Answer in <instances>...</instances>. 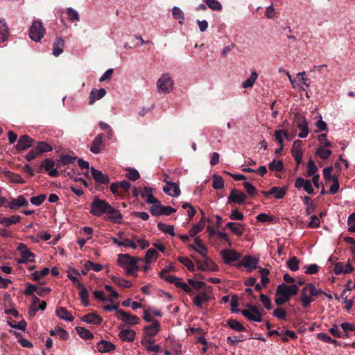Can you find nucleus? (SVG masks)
<instances>
[{
    "label": "nucleus",
    "mask_w": 355,
    "mask_h": 355,
    "mask_svg": "<svg viewBox=\"0 0 355 355\" xmlns=\"http://www.w3.org/2000/svg\"><path fill=\"white\" fill-rule=\"evenodd\" d=\"M299 290L296 284L286 285L284 283L279 284L275 291V302L277 305H282L289 300L292 295H295Z\"/></svg>",
    "instance_id": "f257e3e1"
},
{
    "label": "nucleus",
    "mask_w": 355,
    "mask_h": 355,
    "mask_svg": "<svg viewBox=\"0 0 355 355\" xmlns=\"http://www.w3.org/2000/svg\"><path fill=\"white\" fill-rule=\"evenodd\" d=\"M322 293H324L323 291L320 288H317L313 284H306L300 291L302 306L304 308L309 307L311 303L314 301V297Z\"/></svg>",
    "instance_id": "f03ea898"
},
{
    "label": "nucleus",
    "mask_w": 355,
    "mask_h": 355,
    "mask_svg": "<svg viewBox=\"0 0 355 355\" xmlns=\"http://www.w3.org/2000/svg\"><path fill=\"white\" fill-rule=\"evenodd\" d=\"M137 259L132 257L128 254H120L118 256V264L125 269L128 275L137 276L139 269L137 265Z\"/></svg>",
    "instance_id": "7ed1b4c3"
},
{
    "label": "nucleus",
    "mask_w": 355,
    "mask_h": 355,
    "mask_svg": "<svg viewBox=\"0 0 355 355\" xmlns=\"http://www.w3.org/2000/svg\"><path fill=\"white\" fill-rule=\"evenodd\" d=\"M90 214L94 216H101L108 211L110 208V205L106 201L99 199L98 197H94L90 204Z\"/></svg>",
    "instance_id": "20e7f679"
},
{
    "label": "nucleus",
    "mask_w": 355,
    "mask_h": 355,
    "mask_svg": "<svg viewBox=\"0 0 355 355\" xmlns=\"http://www.w3.org/2000/svg\"><path fill=\"white\" fill-rule=\"evenodd\" d=\"M45 29L42 22L40 20H35L29 28V37L35 42H40L44 37Z\"/></svg>",
    "instance_id": "39448f33"
},
{
    "label": "nucleus",
    "mask_w": 355,
    "mask_h": 355,
    "mask_svg": "<svg viewBox=\"0 0 355 355\" xmlns=\"http://www.w3.org/2000/svg\"><path fill=\"white\" fill-rule=\"evenodd\" d=\"M246 309L241 311V313L250 321L260 322L262 321V313L259 309L254 305L247 304Z\"/></svg>",
    "instance_id": "423d86ee"
},
{
    "label": "nucleus",
    "mask_w": 355,
    "mask_h": 355,
    "mask_svg": "<svg viewBox=\"0 0 355 355\" xmlns=\"http://www.w3.org/2000/svg\"><path fill=\"white\" fill-rule=\"evenodd\" d=\"M167 272H168L167 269H166V268L163 269L159 273L160 277L162 279L168 281V282L173 283L177 287L181 288L182 290H184L187 293L191 292V288L189 286L188 284L183 282L182 281V279L177 277L175 276L169 275H166V273Z\"/></svg>",
    "instance_id": "0eeeda50"
},
{
    "label": "nucleus",
    "mask_w": 355,
    "mask_h": 355,
    "mask_svg": "<svg viewBox=\"0 0 355 355\" xmlns=\"http://www.w3.org/2000/svg\"><path fill=\"white\" fill-rule=\"evenodd\" d=\"M173 80L168 74L161 76L157 82V87L159 93L168 94L173 89Z\"/></svg>",
    "instance_id": "6e6552de"
},
{
    "label": "nucleus",
    "mask_w": 355,
    "mask_h": 355,
    "mask_svg": "<svg viewBox=\"0 0 355 355\" xmlns=\"http://www.w3.org/2000/svg\"><path fill=\"white\" fill-rule=\"evenodd\" d=\"M150 211L153 216H169L176 211L175 209L170 206L162 205L159 200L151 206Z\"/></svg>",
    "instance_id": "1a4fd4ad"
},
{
    "label": "nucleus",
    "mask_w": 355,
    "mask_h": 355,
    "mask_svg": "<svg viewBox=\"0 0 355 355\" xmlns=\"http://www.w3.org/2000/svg\"><path fill=\"white\" fill-rule=\"evenodd\" d=\"M295 123L297 128L300 130L298 137L302 139L306 138L309 133L306 119L300 114H297L295 116Z\"/></svg>",
    "instance_id": "9d476101"
},
{
    "label": "nucleus",
    "mask_w": 355,
    "mask_h": 355,
    "mask_svg": "<svg viewBox=\"0 0 355 355\" xmlns=\"http://www.w3.org/2000/svg\"><path fill=\"white\" fill-rule=\"evenodd\" d=\"M116 317L123 322L129 325H135L139 323V318L135 315L124 311L123 310H117Z\"/></svg>",
    "instance_id": "9b49d317"
},
{
    "label": "nucleus",
    "mask_w": 355,
    "mask_h": 355,
    "mask_svg": "<svg viewBox=\"0 0 355 355\" xmlns=\"http://www.w3.org/2000/svg\"><path fill=\"white\" fill-rule=\"evenodd\" d=\"M191 257L196 260L197 268L199 270L204 271H216L217 270V266L206 255L203 261L196 260L194 256H191Z\"/></svg>",
    "instance_id": "f8f14e48"
},
{
    "label": "nucleus",
    "mask_w": 355,
    "mask_h": 355,
    "mask_svg": "<svg viewBox=\"0 0 355 355\" xmlns=\"http://www.w3.org/2000/svg\"><path fill=\"white\" fill-rule=\"evenodd\" d=\"M220 254L226 264H231L241 257V254L234 250H223Z\"/></svg>",
    "instance_id": "ddd939ff"
},
{
    "label": "nucleus",
    "mask_w": 355,
    "mask_h": 355,
    "mask_svg": "<svg viewBox=\"0 0 355 355\" xmlns=\"http://www.w3.org/2000/svg\"><path fill=\"white\" fill-rule=\"evenodd\" d=\"M166 186L163 187V191L171 197H178L180 195V189L178 184L164 180Z\"/></svg>",
    "instance_id": "4468645a"
},
{
    "label": "nucleus",
    "mask_w": 355,
    "mask_h": 355,
    "mask_svg": "<svg viewBox=\"0 0 355 355\" xmlns=\"http://www.w3.org/2000/svg\"><path fill=\"white\" fill-rule=\"evenodd\" d=\"M259 259L252 256H245L241 262L238 265L239 266H243L249 272H252L253 270L257 268Z\"/></svg>",
    "instance_id": "2eb2a0df"
},
{
    "label": "nucleus",
    "mask_w": 355,
    "mask_h": 355,
    "mask_svg": "<svg viewBox=\"0 0 355 355\" xmlns=\"http://www.w3.org/2000/svg\"><path fill=\"white\" fill-rule=\"evenodd\" d=\"M302 144V142L300 140L295 141L293 144V147L291 149L292 156L294 157L297 164L302 162L303 157Z\"/></svg>",
    "instance_id": "dca6fc26"
},
{
    "label": "nucleus",
    "mask_w": 355,
    "mask_h": 355,
    "mask_svg": "<svg viewBox=\"0 0 355 355\" xmlns=\"http://www.w3.org/2000/svg\"><path fill=\"white\" fill-rule=\"evenodd\" d=\"M295 187L297 189L303 188L308 194H312L314 191L311 181L309 180H304L302 177L296 178Z\"/></svg>",
    "instance_id": "f3484780"
},
{
    "label": "nucleus",
    "mask_w": 355,
    "mask_h": 355,
    "mask_svg": "<svg viewBox=\"0 0 355 355\" xmlns=\"http://www.w3.org/2000/svg\"><path fill=\"white\" fill-rule=\"evenodd\" d=\"M42 167H43L47 172L48 174L51 177H58L59 175V173L55 168V163L54 161L49 159H45L41 164Z\"/></svg>",
    "instance_id": "a211bd4d"
},
{
    "label": "nucleus",
    "mask_w": 355,
    "mask_h": 355,
    "mask_svg": "<svg viewBox=\"0 0 355 355\" xmlns=\"http://www.w3.org/2000/svg\"><path fill=\"white\" fill-rule=\"evenodd\" d=\"M189 248L203 257H205L207 252V248L203 245L202 241L199 237H196L193 243L189 245Z\"/></svg>",
    "instance_id": "6ab92c4d"
},
{
    "label": "nucleus",
    "mask_w": 355,
    "mask_h": 355,
    "mask_svg": "<svg viewBox=\"0 0 355 355\" xmlns=\"http://www.w3.org/2000/svg\"><path fill=\"white\" fill-rule=\"evenodd\" d=\"M90 171L93 178L96 182L103 184L109 183L110 178L107 175L103 173L101 171H98L94 167H91Z\"/></svg>",
    "instance_id": "aec40b11"
},
{
    "label": "nucleus",
    "mask_w": 355,
    "mask_h": 355,
    "mask_svg": "<svg viewBox=\"0 0 355 355\" xmlns=\"http://www.w3.org/2000/svg\"><path fill=\"white\" fill-rule=\"evenodd\" d=\"M246 198V195L240 192L236 189H232L228 197V202H234L236 204H242Z\"/></svg>",
    "instance_id": "412c9836"
},
{
    "label": "nucleus",
    "mask_w": 355,
    "mask_h": 355,
    "mask_svg": "<svg viewBox=\"0 0 355 355\" xmlns=\"http://www.w3.org/2000/svg\"><path fill=\"white\" fill-rule=\"evenodd\" d=\"M34 140L26 135L21 136L16 145L17 150H24L31 147L33 144Z\"/></svg>",
    "instance_id": "4be33fe9"
},
{
    "label": "nucleus",
    "mask_w": 355,
    "mask_h": 355,
    "mask_svg": "<svg viewBox=\"0 0 355 355\" xmlns=\"http://www.w3.org/2000/svg\"><path fill=\"white\" fill-rule=\"evenodd\" d=\"M144 331L147 336L153 338L160 331V324L157 320H153L150 324L144 328Z\"/></svg>",
    "instance_id": "5701e85b"
},
{
    "label": "nucleus",
    "mask_w": 355,
    "mask_h": 355,
    "mask_svg": "<svg viewBox=\"0 0 355 355\" xmlns=\"http://www.w3.org/2000/svg\"><path fill=\"white\" fill-rule=\"evenodd\" d=\"M140 196L142 198L146 200V202L153 205L157 202V200L153 194V189L151 187H144L140 192Z\"/></svg>",
    "instance_id": "b1692460"
},
{
    "label": "nucleus",
    "mask_w": 355,
    "mask_h": 355,
    "mask_svg": "<svg viewBox=\"0 0 355 355\" xmlns=\"http://www.w3.org/2000/svg\"><path fill=\"white\" fill-rule=\"evenodd\" d=\"M106 90L103 88L99 89H93L89 94V104L93 105L96 100L103 98L106 94Z\"/></svg>",
    "instance_id": "393cba45"
},
{
    "label": "nucleus",
    "mask_w": 355,
    "mask_h": 355,
    "mask_svg": "<svg viewBox=\"0 0 355 355\" xmlns=\"http://www.w3.org/2000/svg\"><path fill=\"white\" fill-rule=\"evenodd\" d=\"M353 270V267L347 263L344 264L342 262H338L335 264L334 272L336 275L347 274Z\"/></svg>",
    "instance_id": "a878e982"
},
{
    "label": "nucleus",
    "mask_w": 355,
    "mask_h": 355,
    "mask_svg": "<svg viewBox=\"0 0 355 355\" xmlns=\"http://www.w3.org/2000/svg\"><path fill=\"white\" fill-rule=\"evenodd\" d=\"M96 349L101 353H107L113 351L115 346L110 342L101 340L97 343Z\"/></svg>",
    "instance_id": "bb28decb"
},
{
    "label": "nucleus",
    "mask_w": 355,
    "mask_h": 355,
    "mask_svg": "<svg viewBox=\"0 0 355 355\" xmlns=\"http://www.w3.org/2000/svg\"><path fill=\"white\" fill-rule=\"evenodd\" d=\"M55 314L59 318L67 322H72L74 319L71 313L62 306L56 309Z\"/></svg>",
    "instance_id": "cd10ccee"
},
{
    "label": "nucleus",
    "mask_w": 355,
    "mask_h": 355,
    "mask_svg": "<svg viewBox=\"0 0 355 355\" xmlns=\"http://www.w3.org/2000/svg\"><path fill=\"white\" fill-rule=\"evenodd\" d=\"M155 340L153 338H144L141 340V345L146 349L148 352H159L161 350V347L159 345H153Z\"/></svg>",
    "instance_id": "c85d7f7f"
},
{
    "label": "nucleus",
    "mask_w": 355,
    "mask_h": 355,
    "mask_svg": "<svg viewBox=\"0 0 355 355\" xmlns=\"http://www.w3.org/2000/svg\"><path fill=\"white\" fill-rule=\"evenodd\" d=\"M82 321L92 324H100L103 320L102 318L96 313H88L81 318Z\"/></svg>",
    "instance_id": "c756f323"
},
{
    "label": "nucleus",
    "mask_w": 355,
    "mask_h": 355,
    "mask_svg": "<svg viewBox=\"0 0 355 355\" xmlns=\"http://www.w3.org/2000/svg\"><path fill=\"white\" fill-rule=\"evenodd\" d=\"M105 214H107V216L106 218L107 220L113 221L114 223H119L122 218L121 213L111 205L110 208L108 209V211H106Z\"/></svg>",
    "instance_id": "7c9ffc66"
},
{
    "label": "nucleus",
    "mask_w": 355,
    "mask_h": 355,
    "mask_svg": "<svg viewBox=\"0 0 355 355\" xmlns=\"http://www.w3.org/2000/svg\"><path fill=\"white\" fill-rule=\"evenodd\" d=\"M28 205V202L24 197V196H19L16 199L12 200L9 202V207L11 209H15L17 207H26Z\"/></svg>",
    "instance_id": "2f4dec72"
},
{
    "label": "nucleus",
    "mask_w": 355,
    "mask_h": 355,
    "mask_svg": "<svg viewBox=\"0 0 355 355\" xmlns=\"http://www.w3.org/2000/svg\"><path fill=\"white\" fill-rule=\"evenodd\" d=\"M202 217L198 223L194 225L189 232L190 237H194L196 235L200 232L205 227V216L202 211Z\"/></svg>",
    "instance_id": "473e14b6"
},
{
    "label": "nucleus",
    "mask_w": 355,
    "mask_h": 355,
    "mask_svg": "<svg viewBox=\"0 0 355 355\" xmlns=\"http://www.w3.org/2000/svg\"><path fill=\"white\" fill-rule=\"evenodd\" d=\"M119 336L123 341L132 342L135 338L136 332L130 329H123L121 331Z\"/></svg>",
    "instance_id": "72a5a7b5"
},
{
    "label": "nucleus",
    "mask_w": 355,
    "mask_h": 355,
    "mask_svg": "<svg viewBox=\"0 0 355 355\" xmlns=\"http://www.w3.org/2000/svg\"><path fill=\"white\" fill-rule=\"evenodd\" d=\"M103 134H98L93 140L92 146H90V151L94 154H98L101 152V146L103 142Z\"/></svg>",
    "instance_id": "f704fd0d"
},
{
    "label": "nucleus",
    "mask_w": 355,
    "mask_h": 355,
    "mask_svg": "<svg viewBox=\"0 0 355 355\" xmlns=\"http://www.w3.org/2000/svg\"><path fill=\"white\" fill-rule=\"evenodd\" d=\"M210 297L205 292H201L193 298V303L198 308L202 307V304L207 302Z\"/></svg>",
    "instance_id": "c9c22d12"
},
{
    "label": "nucleus",
    "mask_w": 355,
    "mask_h": 355,
    "mask_svg": "<svg viewBox=\"0 0 355 355\" xmlns=\"http://www.w3.org/2000/svg\"><path fill=\"white\" fill-rule=\"evenodd\" d=\"M9 36V29L6 21L0 19V42L6 41Z\"/></svg>",
    "instance_id": "e433bc0d"
},
{
    "label": "nucleus",
    "mask_w": 355,
    "mask_h": 355,
    "mask_svg": "<svg viewBox=\"0 0 355 355\" xmlns=\"http://www.w3.org/2000/svg\"><path fill=\"white\" fill-rule=\"evenodd\" d=\"M226 227L230 228L234 234L239 236L243 234L244 227L239 223L229 222L226 224Z\"/></svg>",
    "instance_id": "4c0bfd02"
},
{
    "label": "nucleus",
    "mask_w": 355,
    "mask_h": 355,
    "mask_svg": "<svg viewBox=\"0 0 355 355\" xmlns=\"http://www.w3.org/2000/svg\"><path fill=\"white\" fill-rule=\"evenodd\" d=\"M158 257V251L154 248H150L146 251L144 260L146 262V263L149 264L152 262L155 261L157 259Z\"/></svg>",
    "instance_id": "58836bf2"
},
{
    "label": "nucleus",
    "mask_w": 355,
    "mask_h": 355,
    "mask_svg": "<svg viewBox=\"0 0 355 355\" xmlns=\"http://www.w3.org/2000/svg\"><path fill=\"white\" fill-rule=\"evenodd\" d=\"M21 220V217L19 215H12L10 217H3L0 219V224L5 227H8L10 225L16 224Z\"/></svg>",
    "instance_id": "ea45409f"
},
{
    "label": "nucleus",
    "mask_w": 355,
    "mask_h": 355,
    "mask_svg": "<svg viewBox=\"0 0 355 355\" xmlns=\"http://www.w3.org/2000/svg\"><path fill=\"white\" fill-rule=\"evenodd\" d=\"M64 42L61 37H57L53 46V54L59 56L63 51Z\"/></svg>",
    "instance_id": "a19ab883"
},
{
    "label": "nucleus",
    "mask_w": 355,
    "mask_h": 355,
    "mask_svg": "<svg viewBox=\"0 0 355 355\" xmlns=\"http://www.w3.org/2000/svg\"><path fill=\"white\" fill-rule=\"evenodd\" d=\"M328 147L318 146L315 155L322 159H327L332 154V151Z\"/></svg>",
    "instance_id": "79ce46f5"
},
{
    "label": "nucleus",
    "mask_w": 355,
    "mask_h": 355,
    "mask_svg": "<svg viewBox=\"0 0 355 355\" xmlns=\"http://www.w3.org/2000/svg\"><path fill=\"white\" fill-rule=\"evenodd\" d=\"M258 78V73L256 71H252L250 76L242 83V87L244 89L251 88Z\"/></svg>",
    "instance_id": "37998d69"
},
{
    "label": "nucleus",
    "mask_w": 355,
    "mask_h": 355,
    "mask_svg": "<svg viewBox=\"0 0 355 355\" xmlns=\"http://www.w3.org/2000/svg\"><path fill=\"white\" fill-rule=\"evenodd\" d=\"M35 148L37 149L39 154H42L44 153H48L53 150L51 145L45 141L37 142Z\"/></svg>",
    "instance_id": "c03bdc74"
},
{
    "label": "nucleus",
    "mask_w": 355,
    "mask_h": 355,
    "mask_svg": "<svg viewBox=\"0 0 355 355\" xmlns=\"http://www.w3.org/2000/svg\"><path fill=\"white\" fill-rule=\"evenodd\" d=\"M157 228L164 233L168 234L172 236H174L175 235L173 225L159 222L157 224Z\"/></svg>",
    "instance_id": "a18cd8bd"
},
{
    "label": "nucleus",
    "mask_w": 355,
    "mask_h": 355,
    "mask_svg": "<svg viewBox=\"0 0 355 355\" xmlns=\"http://www.w3.org/2000/svg\"><path fill=\"white\" fill-rule=\"evenodd\" d=\"M80 288V291H79V296H80V299L81 300V302H83L84 306H88L89 305V295H88V292H87V290L86 289V288L84 286H82V287H79Z\"/></svg>",
    "instance_id": "49530a36"
},
{
    "label": "nucleus",
    "mask_w": 355,
    "mask_h": 355,
    "mask_svg": "<svg viewBox=\"0 0 355 355\" xmlns=\"http://www.w3.org/2000/svg\"><path fill=\"white\" fill-rule=\"evenodd\" d=\"M76 332L83 339L89 340L92 339L94 337L93 334L88 329L78 327H76Z\"/></svg>",
    "instance_id": "de8ad7c7"
},
{
    "label": "nucleus",
    "mask_w": 355,
    "mask_h": 355,
    "mask_svg": "<svg viewBox=\"0 0 355 355\" xmlns=\"http://www.w3.org/2000/svg\"><path fill=\"white\" fill-rule=\"evenodd\" d=\"M172 15L173 18L178 20L180 24L184 23V15L180 8L174 6L172 10Z\"/></svg>",
    "instance_id": "09e8293b"
},
{
    "label": "nucleus",
    "mask_w": 355,
    "mask_h": 355,
    "mask_svg": "<svg viewBox=\"0 0 355 355\" xmlns=\"http://www.w3.org/2000/svg\"><path fill=\"white\" fill-rule=\"evenodd\" d=\"M85 268L87 271L93 270L99 272L103 269V266L99 263H95L91 261H87L84 264Z\"/></svg>",
    "instance_id": "8fccbe9b"
},
{
    "label": "nucleus",
    "mask_w": 355,
    "mask_h": 355,
    "mask_svg": "<svg viewBox=\"0 0 355 355\" xmlns=\"http://www.w3.org/2000/svg\"><path fill=\"white\" fill-rule=\"evenodd\" d=\"M227 325L233 330L236 331L238 332H241L245 331V327L237 320H229L227 321Z\"/></svg>",
    "instance_id": "3c124183"
},
{
    "label": "nucleus",
    "mask_w": 355,
    "mask_h": 355,
    "mask_svg": "<svg viewBox=\"0 0 355 355\" xmlns=\"http://www.w3.org/2000/svg\"><path fill=\"white\" fill-rule=\"evenodd\" d=\"M286 189L284 188H279L277 187H274L270 189V193L274 195L276 199L282 198L286 194Z\"/></svg>",
    "instance_id": "603ef678"
},
{
    "label": "nucleus",
    "mask_w": 355,
    "mask_h": 355,
    "mask_svg": "<svg viewBox=\"0 0 355 355\" xmlns=\"http://www.w3.org/2000/svg\"><path fill=\"white\" fill-rule=\"evenodd\" d=\"M40 303V300L34 295V300L33 303L31 304L30 309H29V315L33 317L34 316L37 311L40 309L38 304Z\"/></svg>",
    "instance_id": "864d4df0"
},
{
    "label": "nucleus",
    "mask_w": 355,
    "mask_h": 355,
    "mask_svg": "<svg viewBox=\"0 0 355 355\" xmlns=\"http://www.w3.org/2000/svg\"><path fill=\"white\" fill-rule=\"evenodd\" d=\"M299 260L296 257H292L287 262V266L291 271H297L299 270Z\"/></svg>",
    "instance_id": "5fc2aeb1"
},
{
    "label": "nucleus",
    "mask_w": 355,
    "mask_h": 355,
    "mask_svg": "<svg viewBox=\"0 0 355 355\" xmlns=\"http://www.w3.org/2000/svg\"><path fill=\"white\" fill-rule=\"evenodd\" d=\"M113 282L117 284L118 286L123 287V288H130L132 286V284L131 282L125 280L124 279H122L119 277H113L112 278Z\"/></svg>",
    "instance_id": "6e6d98bb"
},
{
    "label": "nucleus",
    "mask_w": 355,
    "mask_h": 355,
    "mask_svg": "<svg viewBox=\"0 0 355 355\" xmlns=\"http://www.w3.org/2000/svg\"><path fill=\"white\" fill-rule=\"evenodd\" d=\"M268 168L271 171H282L284 169V164L282 160L273 161L268 165Z\"/></svg>",
    "instance_id": "4d7b16f0"
},
{
    "label": "nucleus",
    "mask_w": 355,
    "mask_h": 355,
    "mask_svg": "<svg viewBox=\"0 0 355 355\" xmlns=\"http://www.w3.org/2000/svg\"><path fill=\"white\" fill-rule=\"evenodd\" d=\"M212 187L215 189H220L224 187V181L221 176L218 175H213Z\"/></svg>",
    "instance_id": "13d9d810"
},
{
    "label": "nucleus",
    "mask_w": 355,
    "mask_h": 355,
    "mask_svg": "<svg viewBox=\"0 0 355 355\" xmlns=\"http://www.w3.org/2000/svg\"><path fill=\"white\" fill-rule=\"evenodd\" d=\"M205 2L213 10L220 11L222 10V5L217 0H205Z\"/></svg>",
    "instance_id": "bf43d9fd"
},
{
    "label": "nucleus",
    "mask_w": 355,
    "mask_h": 355,
    "mask_svg": "<svg viewBox=\"0 0 355 355\" xmlns=\"http://www.w3.org/2000/svg\"><path fill=\"white\" fill-rule=\"evenodd\" d=\"M178 260L184 265L187 269L190 271L195 270V265L194 263L187 257H178Z\"/></svg>",
    "instance_id": "052dcab7"
},
{
    "label": "nucleus",
    "mask_w": 355,
    "mask_h": 355,
    "mask_svg": "<svg viewBox=\"0 0 355 355\" xmlns=\"http://www.w3.org/2000/svg\"><path fill=\"white\" fill-rule=\"evenodd\" d=\"M71 272H69L67 274V277L76 285H77V286L79 288V287H82V286H83V284L79 281V279L78 278V277H76V275H74L73 274L75 275H78V272L75 270V269H72L71 270Z\"/></svg>",
    "instance_id": "680f3d73"
},
{
    "label": "nucleus",
    "mask_w": 355,
    "mask_h": 355,
    "mask_svg": "<svg viewBox=\"0 0 355 355\" xmlns=\"http://www.w3.org/2000/svg\"><path fill=\"white\" fill-rule=\"evenodd\" d=\"M50 334L51 336L58 335L61 338L67 339L69 334L67 331L63 329L60 327L55 328V329H52L50 331Z\"/></svg>",
    "instance_id": "e2e57ef3"
},
{
    "label": "nucleus",
    "mask_w": 355,
    "mask_h": 355,
    "mask_svg": "<svg viewBox=\"0 0 355 355\" xmlns=\"http://www.w3.org/2000/svg\"><path fill=\"white\" fill-rule=\"evenodd\" d=\"M67 15H68V17L69 19V20L72 22H76V21H78L80 18H79V15L78 13V12L76 10H75L73 8L69 7L67 9Z\"/></svg>",
    "instance_id": "0e129e2a"
},
{
    "label": "nucleus",
    "mask_w": 355,
    "mask_h": 355,
    "mask_svg": "<svg viewBox=\"0 0 355 355\" xmlns=\"http://www.w3.org/2000/svg\"><path fill=\"white\" fill-rule=\"evenodd\" d=\"M127 171H128V173L125 175V176L130 180L136 181L138 179H139L140 175L137 170H136L135 168H128V169H127Z\"/></svg>",
    "instance_id": "69168bd1"
},
{
    "label": "nucleus",
    "mask_w": 355,
    "mask_h": 355,
    "mask_svg": "<svg viewBox=\"0 0 355 355\" xmlns=\"http://www.w3.org/2000/svg\"><path fill=\"white\" fill-rule=\"evenodd\" d=\"M49 271L50 270L49 268H44L42 270L35 271L34 273L32 274L33 279L35 281H39L43 277L48 275L49 273Z\"/></svg>",
    "instance_id": "338daca9"
},
{
    "label": "nucleus",
    "mask_w": 355,
    "mask_h": 355,
    "mask_svg": "<svg viewBox=\"0 0 355 355\" xmlns=\"http://www.w3.org/2000/svg\"><path fill=\"white\" fill-rule=\"evenodd\" d=\"M132 239H134V241H135L139 244V245L141 250H145V249L148 248L150 245V243L148 241H147L144 239H142V238H139L138 236H137L135 235L132 236Z\"/></svg>",
    "instance_id": "774afa93"
}]
</instances>
